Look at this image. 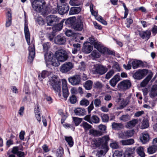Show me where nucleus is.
<instances>
[{
    "instance_id": "obj_54",
    "label": "nucleus",
    "mask_w": 157,
    "mask_h": 157,
    "mask_svg": "<svg viewBox=\"0 0 157 157\" xmlns=\"http://www.w3.org/2000/svg\"><path fill=\"white\" fill-rule=\"evenodd\" d=\"M69 3L72 6H78L81 4V2L79 1L77 2V0H70Z\"/></svg>"
},
{
    "instance_id": "obj_33",
    "label": "nucleus",
    "mask_w": 157,
    "mask_h": 157,
    "mask_svg": "<svg viewBox=\"0 0 157 157\" xmlns=\"http://www.w3.org/2000/svg\"><path fill=\"white\" fill-rule=\"evenodd\" d=\"M35 117L37 120L40 122L41 121V117H40V113L41 112V110L39 108V107L38 105H37L36 108H35Z\"/></svg>"
},
{
    "instance_id": "obj_3",
    "label": "nucleus",
    "mask_w": 157,
    "mask_h": 157,
    "mask_svg": "<svg viewBox=\"0 0 157 157\" xmlns=\"http://www.w3.org/2000/svg\"><path fill=\"white\" fill-rule=\"evenodd\" d=\"M49 84L56 93L58 94L59 97L61 96V81L58 76L54 75L51 77L49 79Z\"/></svg>"
},
{
    "instance_id": "obj_59",
    "label": "nucleus",
    "mask_w": 157,
    "mask_h": 157,
    "mask_svg": "<svg viewBox=\"0 0 157 157\" xmlns=\"http://www.w3.org/2000/svg\"><path fill=\"white\" fill-rule=\"evenodd\" d=\"M122 5L125 10L124 15V17H123V18L125 19L127 17V15L128 14V10L126 7L125 3H123Z\"/></svg>"
},
{
    "instance_id": "obj_52",
    "label": "nucleus",
    "mask_w": 157,
    "mask_h": 157,
    "mask_svg": "<svg viewBox=\"0 0 157 157\" xmlns=\"http://www.w3.org/2000/svg\"><path fill=\"white\" fill-rule=\"evenodd\" d=\"M121 121L125 122L128 121L129 119V115L128 114L123 115L119 118Z\"/></svg>"
},
{
    "instance_id": "obj_24",
    "label": "nucleus",
    "mask_w": 157,
    "mask_h": 157,
    "mask_svg": "<svg viewBox=\"0 0 157 157\" xmlns=\"http://www.w3.org/2000/svg\"><path fill=\"white\" fill-rule=\"evenodd\" d=\"M153 76V74L151 72L146 78L141 82L140 86L142 87L145 86L151 80Z\"/></svg>"
},
{
    "instance_id": "obj_38",
    "label": "nucleus",
    "mask_w": 157,
    "mask_h": 157,
    "mask_svg": "<svg viewBox=\"0 0 157 157\" xmlns=\"http://www.w3.org/2000/svg\"><path fill=\"white\" fill-rule=\"evenodd\" d=\"M157 95V85H154L150 92V96L154 98Z\"/></svg>"
},
{
    "instance_id": "obj_51",
    "label": "nucleus",
    "mask_w": 157,
    "mask_h": 157,
    "mask_svg": "<svg viewBox=\"0 0 157 157\" xmlns=\"http://www.w3.org/2000/svg\"><path fill=\"white\" fill-rule=\"evenodd\" d=\"M114 70H111L108 72L106 75L105 78L107 79H109L114 74Z\"/></svg>"
},
{
    "instance_id": "obj_25",
    "label": "nucleus",
    "mask_w": 157,
    "mask_h": 157,
    "mask_svg": "<svg viewBox=\"0 0 157 157\" xmlns=\"http://www.w3.org/2000/svg\"><path fill=\"white\" fill-rule=\"evenodd\" d=\"M106 148H103V147H102V146L100 148L102 149L97 151V154H96L97 156L98 157H101L102 155L104 154H105L109 150V147L108 144H106Z\"/></svg>"
},
{
    "instance_id": "obj_10",
    "label": "nucleus",
    "mask_w": 157,
    "mask_h": 157,
    "mask_svg": "<svg viewBox=\"0 0 157 157\" xmlns=\"http://www.w3.org/2000/svg\"><path fill=\"white\" fill-rule=\"evenodd\" d=\"M148 73V71L146 69L139 70L136 71L133 75L134 78L140 80L143 78Z\"/></svg>"
},
{
    "instance_id": "obj_9",
    "label": "nucleus",
    "mask_w": 157,
    "mask_h": 157,
    "mask_svg": "<svg viewBox=\"0 0 157 157\" xmlns=\"http://www.w3.org/2000/svg\"><path fill=\"white\" fill-rule=\"evenodd\" d=\"M82 18L81 17H78L76 21L73 25L72 28L75 30L81 31L83 29V25L82 21Z\"/></svg>"
},
{
    "instance_id": "obj_32",
    "label": "nucleus",
    "mask_w": 157,
    "mask_h": 157,
    "mask_svg": "<svg viewBox=\"0 0 157 157\" xmlns=\"http://www.w3.org/2000/svg\"><path fill=\"white\" fill-rule=\"evenodd\" d=\"M81 9L79 7H71L70 10L69 15L78 14L81 11Z\"/></svg>"
},
{
    "instance_id": "obj_61",
    "label": "nucleus",
    "mask_w": 157,
    "mask_h": 157,
    "mask_svg": "<svg viewBox=\"0 0 157 157\" xmlns=\"http://www.w3.org/2000/svg\"><path fill=\"white\" fill-rule=\"evenodd\" d=\"M110 146L113 149H117L119 147V146L117 143L116 142L110 144Z\"/></svg>"
},
{
    "instance_id": "obj_30",
    "label": "nucleus",
    "mask_w": 157,
    "mask_h": 157,
    "mask_svg": "<svg viewBox=\"0 0 157 157\" xmlns=\"http://www.w3.org/2000/svg\"><path fill=\"white\" fill-rule=\"evenodd\" d=\"M76 21V19L75 17H72L66 20L65 23L66 25H71L72 28Z\"/></svg>"
},
{
    "instance_id": "obj_13",
    "label": "nucleus",
    "mask_w": 157,
    "mask_h": 157,
    "mask_svg": "<svg viewBox=\"0 0 157 157\" xmlns=\"http://www.w3.org/2000/svg\"><path fill=\"white\" fill-rule=\"evenodd\" d=\"M59 18L55 15H51L47 17V23L48 25L51 26L58 22Z\"/></svg>"
},
{
    "instance_id": "obj_26",
    "label": "nucleus",
    "mask_w": 157,
    "mask_h": 157,
    "mask_svg": "<svg viewBox=\"0 0 157 157\" xmlns=\"http://www.w3.org/2000/svg\"><path fill=\"white\" fill-rule=\"evenodd\" d=\"M149 140V135L147 132L142 133V136L140 138V140L143 143L145 144L148 142Z\"/></svg>"
},
{
    "instance_id": "obj_28",
    "label": "nucleus",
    "mask_w": 157,
    "mask_h": 157,
    "mask_svg": "<svg viewBox=\"0 0 157 157\" xmlns=\"http://www.w3.org/2000/svg\"><path fill=\"white\" fill-rule=\"evenodd\" d=\"M65 20V19H63L59 23L53 26L52 27L53 31H60L62 28L63 23Z\"/></svg>"
},
{
    "instance_id": "obj_17",
    "label": "nucleus",
    "mask_w": 157,
    "mask_h": 157,
    "mask_svg": "<svg viewBox=\"0 0 157 157\" xmlns=\"http://www.w3.org/2000/svg\"><path fill=\"white\" fill-rule=\"evenodd\" d=\"M93 45L95 48L97 49L102 53L105 54L107 51V49L104 48L102 44L98 41L97 40H96V42Z\"/></svg>"
},
{
    "instance_id": "obj_58",
    "label": "nucleus",
    "mask_w": 157,
    "mask_h": 157,
    "mask_svg": "<svg viewBox=\"0 0 157 157\" xmlns=\"http://www.w3.org/2000/svg\"><path fill=\"white\" fill-rule=\"evenodd\" d=\"M102 83L98 81H97L94 83V86L95 88L101 89L102 87Z\"/></svg>"
},
{
    "instance_id": "obj_43",
    "label": "nucleus",
    "mask_w": 157,
    "mask_h": 157,
    "mask_svg": "<svg viewBox=\"0 0 157 157\" xmlns=\"http://www.w3.org/2000/svg\"><path fill=\"white\" fill-rule=\"evenodd\" d=\"M50 74V73L48 71H44L42 72L40 75H39L38 77L39 79H40L41 78H44L49 76Z\"/></svg>"
},
{
    "instance_id": "obj_40",
    "label": "nucleus",
    "mask_w": 157,
    "mask_h": 157,
    "mask_svg": "<svg viewBox=\"0 0 157 157\" xmlns=\"http://www.w3.org/2000/svg\"><path fill=\"white\" fill-rule=\"evenodd\" d=\"M157 150V147L153 144L151 146L149 147L147 149V152L149 154H152L155 153Z\"/></svg>"
},
{
    "instance_id": "obj_27",
    "label": "nucleus",
    "mask_w": 157,
    "mask_h": 157,
    "mask_svg": "<svg viewBox=\"0 0 157 157\" xmlns=\"http://www.w3.org/2000/svg\"><path fill=\"white\" fill-rule=\"evenodd\" d=\"M74 112L77 115L83 116L86 114V111L84 109L78 108L75 109Z\"/></svg>"
},
{
    "instance_id": "obj_64",
    "label": "nucleus",
    "mask_w": 157,
    "mask_h": 157,
    "mask_svg": "<svg viewBox=\"0 0 157 157\" xmlns=\"http://www.w3.org/2000/svg\"><path fill=\"white\" fill-rule=\"evenodd\" d=\"M37 21L38 23L40 25H43L44 24V21L42 18L40 17H39L37 18Z\"/></svg>"
},
{
    "instance_id": "obj_14",
    "label": "nucleus",
    "mask_w": 157,
    "mask_h": 157,
    "mask_svg": "<svg viewBox=\"0 0 157 157\" xmlns=\"http://www.w3.org/2000/svg\"><path fill=\"white\" fill-rule=\"evenodd\" d=\"M58 11L59 14L63 15L67 13L69 9V6L67 3L62 4L57 6Z\"/></svg>"
},
{
    "instance_id": "obj_36",
    "label": "nucleus",
    "mask_w": 157,
    "mask_h": 157,
    "mask_svg": "<svg viewBox=\"0 0 157 157\" xmlns=\"http://www.w3.org/2000/svg\"><path fill=\"white\" fill-rule=\"evenodd\" d=\"M122 145H129L133 144L134 142L133 139H130L126 140H122L121 141Z\"/></svg>"
},
{
    "instance_id": "obj_37",
    "label": "nucleus",
    "mask_w": 157,
    "mask_h": 157,
    "mask_svg": "<svg viewBox=\"0 0 157 157\" xmlns=\"http://www.w3.org/2000/svg\"><path fill=\"white\" fill-rule=\"evenodd\" d=\"M93 82L90 80L86 81L84 85L85 89L88 90L91 89L92 87Z\"/></svg>"
},
{
    "instance_id": "obj_53",
    "label": "nucleus",
    "mask_w": 157,
    "mask_h": 157,
    "mask_svg": "<svg viewBox=\"0 0 157 157\" xmlns=\"http://www.w3.org/2000/svg\"><path fill=\"white\" fill-rule=\"evenodd\" d=\"M73 119L75 125L76 126L78 125L82 121V118L76 117H73Z\"/></svg>"
},
{
    "instance_id": "obj_34",
    "label": "nucleus",
    "mask_w": 157,
    "mask_h": 157,
    "mask_svg": "<svg viewBox=\"0 0 157 157\" xmlns=\"http://www.w3.org/2000/svg\"><path fill=\"white\" fill-rule=\"evenodd\" d=\"M137 154L141 157H145V154L144 151V148L141 146L138 147L136 149Z\"/></svg>"
},
{
    "instance_id": "obj_15",
    "label": "nucleus",
    "mask_w": 157,
    "mask_h": 157,
    "mask_svg": "<svg viewBox=\"0 0 157 157\" xmlns=\"http://www.w3.org/2000/svg\"><path fill=\"white\" fill-rule=\"evenodd\" d=\"M62 84L63 96L66 99L68 96L69 93L67 86V82L65 79L62 80Z\"/></svg>"
},
{
    "instance_id": "obj_8",
    "label": "nucleus",
    "mask_w": 157,
    "mask_h": 157,
    "mask_svg": "<svg viewBox=\"0 0 157 157\" xmlns=\"http://www.w3.org/2000/svg\"><path fill=\"white\" fill-rule=\"evenodd\" d=\"M73 67L74 65L71 62H66L60 66L59 70L62 73H67L70 71Z\"/></svg>"
},
{
    "instance_id": "obj_41",
    "label": "nucleus",
    "mask_w": 157,
    "mask_h": 157,
    "mask_svg": "<svg viewBox=\"0 0 157 157\" xmlns=\"http://www.w3.org/2000/svg\"><path fill=\"white\" fill-rule=\"evenodd\" d=\"M51 59H52V57L51 56ZM46 63H47V62H50V63H49V64H51L52 66H55V67H57L59 66L60 63H59V61H58L57 59L56 60V59H51L50 60H49V61H46V60H45Z\"/></svg>"
},
{
    "instance_id": "obj_29",
    "label": "nucleus",
    "mask_w": 157,
    "mask_h": 157,
    "mask_svg": "<svg viewBox=\"0 0 157 157\" xmlns=\"http://www.w3.org/2000/svg\"><path fill=\"white\" fill-rule=\"evenodd\" d=\"M138 120L134 119L128 122L125 126L127 128H131L134 127L138 123Z\"/></svg>"
},
{
    "instance_id": "obj_1",
    "label": "nucleus",
    "mask_w": 157,
    "mask_h": 157,
    "mask_svg": "<svg viewBox=\"0 0 157 157\" xmlns=\"http://www.w3.org/2000/svg\"><path fill=\"white\" fill-rule=\"evenodd\" d=\"M24 33L27 42L28 44L29 45V61L30 63H31L33 61L35 56V46L33 44H30V34L28 26L26 23L25 24Z\"/></svg>"
},
{
    "instance_id": "obj_56",
    "label": "nucleus",
    "mask_w": 157,
    "mask_h": 157,
    "mask_svg": "<svg viewBox=\"0 0 157 157\" xmlns=\"http://www.w3.org/2000/svg\"><path fill=\"white\" fill-rule=\"evenodd\" d=\"M91 56L96 58H98L100 57V54L96 50H94L91 53Z\"/></svg>"
},
{
    "instance_id": "obj_23",
    "label": "nucleus",
    "mask_w": 157,
    "mask_h": 157,
    "mask_svg": "<svg viewBox=\"0 0 157 157\" xmlns=\"http://www.w3.org/2000/svg\"><path fill=\"white\" fill-rule=\"evenodd\" d=\"M132 67L133 69H135L139 67H142L143 66V62L140 60H134L131 62Z\"/></svg>"
},
{
    "instance_id": "obj_19",
    "label": "nucleus",
    "mask_w": 157,
    "mask_h": 157,
    "mask_svg": "<svg viewBox=\"0 0 157 157\" xmlns=\"http://www.w3.org/2000/svg\"><path fill=\"white\" fill-rule=\"evenodd\" d=\"M134 133L133 130H128L120 133L119 134V137L122 139L131 137L133 136Z\"/></svg>"
},
{
    "instance_id": "obj_22",
    "label": "nucleus",
    "mask_w": 157,
    "mask_h": 157,
    "mask_svg": "<svg viewBox=\"0 0 157 157\" xmlns=\"http://www.w3.org/2000/svg\"><path fill=\"white\" fill-rule=\"evenodd\" d=\"M139 35L140 37L143 39H148L151 35V32L150 30H147L146 31L139 32Z\"/></svg>"
},
{
    "instance_id": "obj_42",
    "label": "nucleus",
    "mask_w": 157,
    "mask_h": 157,
    "mask_svg": "<svg viewBox=\"0 0 157 157\" xmlns=\"http://www.w3.org/2000/svg\"><path fill=\"white\" fill-rule=\"evenodd\" d=\"M81 127H83L86 131H87L92 128V126L87 123L83 122L80 125Z\"/></svg>"
},
{
    "instance_id": "obj_46",
    "label": "nucleus",
    "mask_w": 157,
    "mask_h": 157,
    "mask_svg": "<svg viewBox=\"0 0 157 157\" xmlns=\"http://www.w3.org/2000/svg\"><path fill=\"white\" fill-rule=\"evenodd\" d=\"M19 150L23 151V149L20 148L19 147L15 146L13 147L11 152L13 154L16 155Z\"/></svg>"
},
{
    "instance_id": "obj_4",
    "label": "nucleus",
    "mask_w": 157,
    "mask_h": 157,
    "mask_svg": "<svg viewBox=\"0 0 157 157\" xmlns=\"http://www.w3.org/2000/svg\"><path fill=\"white\" fill-rule=\"evenodd\" d=\"M107 71V69L106 67L100 64L94 65L92 69V72L94 75H102L105 73Z\"/></svg>"
},
{
    "instance_id": "obj_7",
    "label": "nucleus",
    "mask_w": 157,
    "mask_h": 157,
    "mask_svg": "<svg viewBox=\"0 0 157 157\" xmlns=\"http://www.w3.org/2000/svg\"><path fill=\"white\" fill-rule=\"evenodd\" d=\"M45 4L44 0H36L32 3V5L33 9L37 12H40L43 8V6Z\"/></svg>"
},
{
    "instance_id": "obj_6",
    "label": "nucleus",
    "mask_w": 157,
    "mask_h": 157,
    "mask_svg": "<svg viewBox=\"0 0 157 157\" xmlns=\"http://www.w3.org/2000/svg\"><path fill=\"white\" fill-rule=\"evenodd\" d=\"M131 83L129 80H124L120 82L117 85L118 90L124 91L129 89L131 87Z\"/></svg>"
},
{
    "instance_id": "obj_48",
    "label": "nucleus",
    "mask_w": 157,
    "mask_h": 157,
    "mask_svg": "<svg viewBox=\"0 0 157 157\" xmlns=\"http://www.w3.org/2000/svg\"><path fill=\"white\" fill-rule=\"evenodd\" d=\"M90 134H92L95 136H100L101 134L99 131L92 129L90 130Z\"/></svg>"
},
{
    "instance_id": "obj_5",
    "label": "nucleus",
    "mask_w": 157,
    "mask_h": 157,
    "mask_svg": "<svg viewBox=\"0 0 157 157\" xmlns=\"http://www.w3.org/2000/svg\"><path fill=\"white\" fill-rule=\"evenodd\" d=\"M55 55L56 59L60 62L65 61L68 58L67 53L63 49L57 50L56 52Z\"/></svg>"
},
{
    "instance_id": "obj_21",
    "label": "nucleus",
    "mask_w": 157,
    "mask_h": 157,
    "mask_svg": "<svg viewBox=\"0 0 157 157\" xmlns=\"http://www.w3.org/2000/svg\"><path fill=\"white\" fill-rule=\"evenodd\" d=\"M120 80V77L119 74L115 75L109 81L111 86L114 87L116 85L118 82Z\"/></svg>"
},
{
    "instance_id": "obj_2",
    "label": "nucleus",
    "mask_w": 157,
    "mask_h": 157,
    "mask_svg": "<svg viewBox=\"0 0 157 157\" xmlns=\"http://www.w3.org/2000/svg\"><path fill=\"white\" fill-rule=\"evenodd\" d=\"M109 140L108 136H105L97 139H93L91 141L90 147L93 149L100 148L102 146L103 148H106V144H108Z\"/></svg>"
},
{
    "instance_id": "obj_62",
    "label": "nucleus",
    "mask_w": 157,
    "mask_h": 157,
    "mask_svg": "<svg viewBox=\"0 0 157 157\" xmlns=\"http://www.w3.org/2000/svg\"><path fill=\"white\" fill-rule=\"evenodd\" d=\"M93 104L94 101H91L89 106L87 108L88 113L89 114L90 113L91 111L94 108Z\"/></svg>"
},
{
    "instance_id": "obj_39",
    "label": "nucleus",
    "mask_w": 157,
    "mask_h": 157,
    "mask_svg": "<svg viewBox=\"0 0 157 157\" xmlns=\"http://www.w3.org/2000/svg\"><path fill=\"white\" fill-rule=\"evenodd\" d=\"M65 140L68 143V145L70 147L73 146L74 144V142L73 140V139L71 136H67L64 137Z\"/></svg>"
},
{
    "instance_id": "obj_45",
    "label": "nucleus",
    "mask_w": 157,
    "mask_h": 157,
    "mask_svg": "<svg viewBox=\"0 0 157 157\" xmlns=\"http://www.w3.org/2000/svg\"><path fill=\"white\" fill-rule=\"evenodd\" d=\"M149 126L148 121L146 119H144L142 121L141 127L142 129L147 128Z\"/></svg>"
},
{
    "instance_id": "obj_44",
    "label": "nucleus",
    "mask_w": 157,
    "mask_h": 157,
    "mask_svg": "<svg viewBox=\"0 0 157 157\" xmlns=\"http://www.w3.org/2000/svg\"><path fill=\"white\" fill-rule=\"evenodd\" d=\"M56 155L57 157H63V150L61 147H59L57 150Z\"/></svg>"
},
{
    "instance_id": "obj_50",
    "label": "nucleus",
    "mask_w": 157,
    "mask_h": 157,
    "mask_svg": "<svg viewBox=\"0 0 157 157\" xmlns=\"http://www.w3.org/2000/svg\"><path fill=\"white\" fill-rule=\"evenodd\" d=\"M113 157H125L122 154V152L119 151H115Z\"/></svg>"
},
{
    "instance_id": "obj_11",
    "label": "nucleus",
    "mask_w": 157,
    "mask_h": 157,
    "mask_svg": "<svg viewBox=\"0 0 157 157\" xmlns=\"http://www.w3.org/2000/svg\"><path fill=\"white\" fill-rule=\"evenodd\" d=\"M84 119L91 124H98L100 121L99 118L96 115H93L90 117V115H87L84 117Z\"/></svg>"
},
{
    "instance_id": "obj_12",
    "label": "nucleus",
    "mask_w": 157,
    "mask_h": 157,
    "mask_svg": "<svg viewBox=\"0 0 157 157\" xmlns=\"http://www.w3.org/2000/svg\"><path fill=\"white\" fill-rule=\"evenodd\" d=\"M43 50L44 52H45L44 54L45 60L46 61L50 60L51 59V55L50 54H48L47 53L49 49L50 48V44L48 42L44 43L43 44Z\"/></svg>"
},
{
    "instance_id": "obj_60",
    "label": "nucleus",
    "mask_w": 157,
    "mask_h": 157,
    "mask_svg": "<svg viewBox=\"0 0 157 157\" xmlns=\"http://www.w3.org/2000/svg\"><path fill=\"white\" fill-rule=\"evenodd\" d=\"M69 100L71 103H75L77 101V98L74 95H72L70 98Z\"/></svg>"
},
{
    "instance_id": "obj_49",
    "label": "nucleus",
    "mask_w": 157,
    "mask_h": 157,
    "mask_svg": "<svg viewBox=\"0 0 157 157\" xmlns=\"http://www.w3.org/2000/svg\"><path fill=\"white\" fill-rule=\"evenodd\" d=\"M89 103V101L85 98L83 99L80 102V104L81 105L85 106L88 105Z\"/></svg>"
},
{
    "instance_id": "obj_20",
    "label": "nucleus",
    "mask_w": 157,
    "mask_h": 157,
    "mask_svg": "<svg viewBox=\"0 0 157 157\" xmlns=\"http://www.w3.org/2000/svg\"><path fill=\"white\" fill-rule=\"evenodd\" d=\"M54 41L55 43L57 44H63L66 42V39L64 36L59 35L55 37Z\"/></svg>"
},
{
    "instance_id": "obj_57",
    "label": "nucleus",
    "mask_w": 157,
    "mask_h": 157,
    "mask_svg": "<svg viewBox=\"0 0 157 157\" xmlns=\"http://www.w3.org/2000/svg\"><path fill=\"white\" fill-rule=\"evenodd\" d=\"M112 68L116 71H119L120 70V67L119 64L116 62L113 66Z\"/></svg>"
},
{
    "instance_id": "obj_18",
    "label": "nucleus",
    "mask_w": 157,
    "mask_h": 157,
    "mask_svg": "<svg viewBox=\"0 0 157 157\" xmlns=\"http://www.w3.org/2000/svg\"><path fill=\"white\" fill-rule=\"evenodd\" d=\"M93 49L92 46L89 42L84 43L82 49V51L85 53H90Z\"/></svg>"
},
{
    "instance_id": "obj_31",
    "label": "nucleus",
    "mask_w": 157,
    "mask_h": 157,
    "mask_svg": "<svg viewBox=\"0 0 157 157\" xmlns=\"http://www.w3.org/2000/svg\"><path fill=\"white\" fill-rule=\"evenodd\" d=\"M112 128L115 130H119L123 128V124L121 123L113 122L112 124Z\"/></svg>"
},
{
    "instance_id": "obj_55",
    "label": "nucleus",
    "mask_w": 157,
    "mask_h": 157,
    "mask_svg": "<svg viewBox=\"0 0 157 157\" xmlns=\"http://www.w3.org/2000/svg\"><path fill=\"white\" fill-rule=\"evenodd\" d=\"M94 104L96 107H98L101 105V101L100 99L96 98L94 100Z\"/></svg>"
},
{
    "instance_id": "obj_16",
    "label": "nucleus",
    "mask_w": 157,
    "mask_h": 157,
    "mask_svg": "<svg viewBox=\"0 0 157 157\" xmlns=\"http://www.w3.org/2000/svg\"><path fill=\"white\" fill-rule=\"evenodd\" d=\"M69 82L73 85H78L81 81V78L80 75H75L68 78Z\"/></svg>"
},
{
    "instance_id": "obj_63",
    "label": "nucleus",
    "mask_w": 157,
    "mask_h": 157,
    "mask_svg": "<svg viewBox=\"0 0 157 157\" xmlns=\"http://www.w3.org/2000/svg\"><path fill=\"white\" fill-rule=\"evenodd\" d=\"M97 19L99 21H100L101 22L102 24L104 25H107V23L106 21L104 20L102 18V17L101 16H98L97 18Z\"/></svg>"
},
{
    "instance_id": "obj_47",
    "label": "nucleus",
    "mask_w": 157,
    "mask_h": 157,
    "mask_svg": "<svg viewBox=\"0 0 157 157\" xmlns=\"http://www.w3.org/2000/svg\"><path fill=\"white\" fill-rule=\"evenodd\" d=\"M102 121L104 122H107L109 121V117L107 114H103L101 115Z\"/></svg>"
},
{
    "instance_id": "obj_35",
    "label": "nucleus",
    "mask_w": 157,
    "mask_h": 157,
    "mask_svg": "<svg viewBox=\"0 0 157 157\" xmlns=\"http://www.w3.org/2000/svg\"><path fill=\"white\" fill-rule=\"evenodd\" d=\"M7 19L6 26L7 27L10 26L11 24V14L10 11H8L6 14Z\"/></svg>"
}]
</instances>
